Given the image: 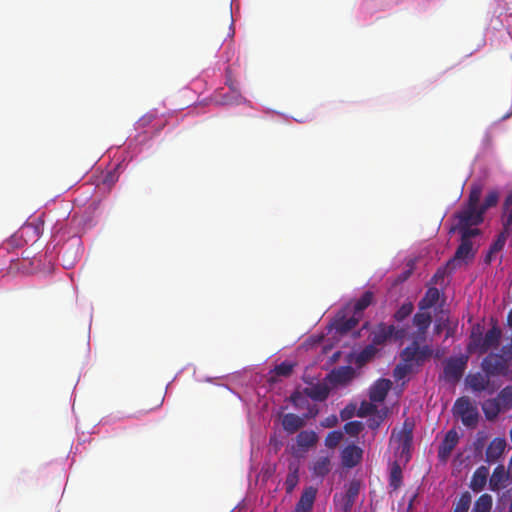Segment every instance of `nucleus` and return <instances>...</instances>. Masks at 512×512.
<instances>
[{"label": "nucleus", "instance_id": "nucleus-36", "mask_svg": "<svg viewBox=\"0 0 512 512\" xmlns=\"http://www.w3.org/2000/svg\"><path fill=\"white\" fill-rule=\"evenodd\" d=\"M499 200V193L497 191H490L484 199L482 205H480L479 209L484 214L487 209L494 207L497 205Z\"/></svg>", "mask_w": 512, "mask_h": 512}, {"label": "nucleus", "instance_id": "nucleus-20", "mask_svg": "<svg viewBox=\"0 0 512 512\" xmlns=\"http://www.w3.org/2000/svg\"><path fill=\"white\" fill-rule=\"evenodd\" d=\"M300 463L298 460L290 461L288 464V474L284 486L287 494H291L299 483Z\"/></svg>", "mask_w": 512, "mask_h": 512}, {"label": "nucleus", "instance_id": "nucleus-27", "mask_svg": "<svg viewBox=\"0 0 512 512\" xmlns=\"http://www.w3.org/2000/svg\"><path fill=\"white\" fill-rule=\"evenodd\" d=\"M509 231L510 230H506V228H504V230L497 236V239L492 243V245L490 246V249L488 251V254L486 256V262L487 263L491 262L492 256L495 253H497V252H499V251H501L503 249Z\"/></svg>", "mask_w": 512, "mask_h": 512}, {"label": "nucleus", "instance_id": "nucleus-1", "mask_svg": "<svg viewBox=\"0 0 512 512\" xmlns=\"http://www.w3.org/2000/svg\"><path fill=\"white\" fill-rule=\"evenodd\" d=\"M502 336L501 329L494 325L483 336L480 327L473 328L468 349L470 352L485 354L492 348H497Z\"/></svg>", "mask_w": 512, "mask_h": 512}, {"label": "nucleus", "instance_id": "nucleus-37", "mask_svg": "<svg viewBox=\"0 0 512 512\" xmlns=\"http://www.w3.org/2000/svg\"><path fill=\"white\" fill-rule=\"evenodd\" d=\"M412 371H413V367L410 366V364H407V363L401 361L394 368L393 376L396 380H401V379L405 378L408 374H410Z\"/></svg>", "mask_w": 512, "mask_h": 512}, {"label": "nucleus", "instance_id": "nucleus-10", "mask_svg": "<svg viewBox=\"0 0 512 512\" xmlns=\"http://www.w3.org/2000/svg\"><path fill=\"white\" fill-rule=\"evenodd\" d=\"M362 457L363 450L355 444H350L341 452V463L345 468H353L361 462Z\"/></svg>", "mask_w": 512, "mask_h": 512}, {"label": "nucleus", "instance_id": "nucleus-51", "mask_svg": "<svg viewBox=\"0 0 512 512\" xmlns=\"http://www.w3.org/2000/svg\"><path fill=\"white\" fill-rule=\"evenodd\" d=\"M444 275H445V270L444 269H438L436 271V273L434 274L433 278H432V282L434 284H437L439 279H443L444 278Z\"/></svg>", "mask_w": 512, "mask_h": 512}, {"label": "nucleus", "instance_id": "nucleus-46", "mask_svg": "<svg viewBox=\"0 0 512 512\" xmlns=\"http://www.w3.org/2000/svg\"><path fill=\"white\" fill-rule=\"evenodd\" d=\"M154 119L155 116L153 114H146L138 120L137 125L139 128H145L150 125Z\"/></svg>", "mask_w": 512, "mask_h": 512}, {"label": "nucleus", "instance_id": "nucleus-22", "mask_svg": "<svg viewBox=\"0 0 512 512\" xmlns=\"http://www.w3.org/2000/svg\"><path fill=\"white\" fill-rule=\"evenodd\" d=\"M303 393L312 400L321 402L328 398L330 389L326 384L318 383L304 388Z\"/></svg>", "mask_w": 512, "mask_h": 512}, {"label": "nucleus", "instance_id": "nucleus-28", "mask_svg": "<svg viewBox=\"0 0 512 512\" xmlns=\"http://www.w3.org/2000/svg\"><path fill=\"white\" fill-rule=\"evenodd\" d=\"M495 399L503 411L510 410L512 408V385L503 388Z\"/></svg>", "mask_w": 512, "mask_h": 512}, {"label": "nucleus", "instance_id": "nucleus-43", "mask_svg": "<svg viewBox=\"0 0 512 512\" xmlns=\"http://www.w3.org/2000/svg\"><path fill=\"white\" fill-rule=\"evenodd\" d=\"M376 410V407L373 404L363 402L357 412L359 417H365L368 414L373 413Z\"/></svg>", "mask_w": 512, "mask_h": 512}, {"label": "nucleus", "instance_id": "nucleus-25", "mask_svg": "<svg viewBox=\"0 0 512 512\" xmlns=\"http://www.w3.org/2000/svg\"><path fill=\"white\" fill-rule=\"evenodd\" d=\"M296 441L299 447L309 449L317 443L318 436L312 430H304L297 435Z\"/></svg>", "mask_w": 512, "mask_h": 512}, {"label": "nucleus", "instance_id": "nucleus-17", "mask_svg": "<svg viewBox=\"0 0 512 512\" xmlns=\"http://www.w3.org/2000/svg\"><path fill=\"white\" fill-rule=\"evenodd\" d=\"M359 491H360V482L358 480H352L348 485L346 493L342 497V504H341L342 512H350L352 510V507L356 501Z\"/></svg>", "mask_w": 512, "mask_h": 512}, {"label": "nucleus", "instance_id": "nucleus-4", "mask_svg": "<svg viewBox=\"0 0 512 512\" xmlns=\"http://www.w3.org/2000/svg\"><path fill=\"white\" fill-rule=\"evenodd\" d=\"M453 413L461 419L466 427L474 428L478 423L479 413L477 407L466 396L460 397L455 401Z\"/></svg>", "mask_w": 512, "mask_h": 512}, {"label": "nucleus", "instance_id": "nucleus-9", "mask_svg": "<svg viewBox=\"0 0 512 512\" xmlns=\"http://www.w3.org/2000/svg\"><path fill=\"white\" fill-rule=\"evenodd\" d=\"M482 366L487 375H500L505 373L507 362L499 354L491 353L484 358Z\"/></svg>", "mask_w": 512, "mask_h": 512}, {"label": "nucleus", "instance_id": "nucleus-32", "mask_svg": "<svg viewBox=\"0 0 512 512\" xmlns=\"http://www.w3.org/2000/svg\"><path fill=\"white\" fill-rule=\"evenodd\" d=\"M413 310V303L410 301L405 302L396 310V312L393 315V318L397 322H402L412 314Z\"/></svg>", "mask_w": 512, "mask_h": 512}, {"label": "nucleus", "instance_id": "nucleus-13", "mask_svg": "<svg viewBox=\"0 0 512 512\" xmlns=\"http://www.w3.org/2000/svg\"><path fill=\"white\" fill-rule=\"evenodd\" d=\"M309 470L312 477L323 479L331 471V457L329 455L318 456L311 463Z\"/></svg>", "mask_w": 512, "mask_h": 512}, {"label": "nucleus", "instance_id": "nucleus-60", "mask_svg": "<svg viewBox=\"0 0 512 512\" xmlns=\"http://www.w3.org/2000/svg\"><path fill=\"white\" fill-rule=\"evenodd\" d=\"M448 322H449V319H446L444 323L447 325Z\"/></svg>", "mask_w": 512, "mask_h": 512}, {"label": "nucleus", "instance_id": "nucleus-45", "mask_svg": "<svg viewBox=\"0 0 512 512\" xmlns=\"http://www.w3.org/2000/svg\"><path fill=\"white\" fill-rule=\"evenodd\" d=\"M506 362L512 361V342L504 345L501 348V354H499Z\"/></svg>", "mask_w": 512, "mask_h": 512}, {"label": "nucleus", "instance_id": "nucleus-48", "mask_svg": "<svg viewBox=\"0 0 512 512\" xmlns=\"http://www.w3.org/2000/svg\"><path fill=\"white\" fill-rule=\"evenodd\" d=\"M407 335L406 328H397L394 326V332H392V338L394 340H402Z\"/></svg>", "mask_w": 512, "mask_h": 512}, {"label": "nucleus", "instance_id": "nucleus-42", "mask_svg": "<svg viewBox=\"0 0 512 512\" xmlns=\"http://www.w3.org/2000/svg\"><path fill=\"white\" fill-rule=\"evenodd\" d=\"M334 379L337 382L343 383L348 381L352 376V370L350 367L342 368L333 373Z\"/></svg>", "mask_w": 512, "mask_h": 512}, {"label": "nucleus", "instance_id": "nucleus-58", "mask_svg": "<svg viewBox=\"0 0 512 512\" xmlns=\"http://www.w3.org/2000/svg\"><path fill=\"white\" fill-rule=\"evenodd\" d=\"M510 438H511V441H512V427H511V430H510Z\"/></svg>", "mask_w": 512, "mask_h": 512}, {"label": "nucleus", "instance_id": "nucleus-41", "mask_svg": "<svg viewBox=\"0 0 512 512\" xmlns=\"http://www.w3.org/2000/svg\"><path fill=\"white\" fill-rule=\"evenodd\" d=\"M243 101H246L245 98L241 96L240 93H238L235 90H232V95H224L222 99V103L226 105H232V104H240Z\"/></svg>", "mask_w": 512, "mask_h": 512}, {"label": "nucleus", "instance_id": "nucleus-49", "mask_svg": "<svg viewBox=\"0 0 512 512\" xmlns=\"http://www.w3.org/2000/svg\"><path fill=\"white\" fill-rule=\"evenodd\" d=\"M485 440L486 436L483 435L482 433H479L477 439L474 442V448L476 451H481L483 449Z\"/></svg>", "mask_w": 512, "mask_h": 512}, {"label": "nucleus", "instance_id": "nucleus-57", "mask_svg": "<svg viewBox=\"0 0 512 512\" xmlns=\"http://www.w3.org/2000/svg\"><path fill=\"white\" fill-rule=\"evenodd\" d=\"M317 413H318V410H317V409H315V410L310 409L309 414H307V415H308V417H309V416L314 417Z\"/></svg>", "mask_w": 512, "mask_h": 512}, {"label": "nucleus", "instance_id": "nucleus-35", "mask_svg": "<svg viewBox=\"0 0 512 512\" xmlns=\"http://www.w3.org/2000/svg\"><path fill=\"white\" fill-rule=\"evenodd\" d=\"M377 353L376 345L371 344L367 345L357 356V363H366L370 361Z\"/></svg>", "mask_w": 512, "mask_h": 512}, {"label": "nucleus", "instance_id": "nucleus-24", "mask_svg": "<svg viewBox=\"0 0 512 512\" xmlns=\"http://www.w3.org/2000/svg\"><path fill=\"white\" fill-rule=\"evenodd\" d=\"M482 410L485 417L490 421L496 419L501 412H504L495 398L484 401L482 403Z\"/></svg>", "mask_w": 512, "mask_h": 512}, {"label": "nucleus", "instance_id": "nucleus-47", "mask_svg": "<svg viewBox=\"0 0 512 512\" xmlns=\"http://www.w3.org/2000/svg\"><path fill=\"white\" fill-rule=\"evenodd\" d=\"M355 405H348L346 406L341 412H340V416L342 418V420H348L350 419L353 415H354V412H355Z\"/></svg>", "mask_w": 512, "mask_h": 512}, {"label": "nucleus", "instance_id": "nucleus-2", "mask_svg": "<svg viewBox=\"0 0 512 512\" xmlns=\"http://www.w3.org/2000/svg\"><path fill=\"white\" fill-rule=\"evenodd\" d=\"M456 218L458 223L450 229V232L457 230L460 234L479 235L480 230L478 228H471V226H476L483 221V213L480 209L466 206L456 214Z\"/></svg>", "mask_w": 512, "mask_h": 512}, {"label": "nucleus", "instance_id": "nucleus-59", "mask_svg": "<svg viewBox=\"0 0 512 512\" xmlns=\"http://www.w3.org/2000/svg\"><path fill=\"white\" fill-rule=\"evenodd\" d=\"M448 322H449V319H446L444 323L447 325Z\"/></svg>", "mask_w": 512, "mask_h": 512}, {"label": "nucleus", "instance_id": "nucleus-31", "mask_svg": "<svg viewBox=\"0 0 512 512\" xmlns=\"http://www.w3.org/2000/svg\"><path fill=\"white\" fill-rule=\"evenodd\" d=\"M389 485L393 490H397L402 485V469L397 462L392 465Z\"/></svg>", "mask_w": 512, "mask_h": 512}, {"label": "nucleus", "instance_id": "nucleus-14", "mask_svg": "<svg viewBox=\"0 0 512 512\" xmlns=\"http://www.w3.org/2000/svg\"><path fill=\"white\" fill-rule=\"evenodd\" d=\"M506 448V440L504 438H494L486 449V462L495 463L503 455Z\"/></svg>", "mask_w": 512, "mask_h": 512}, {"label": "nucleus", "instance_id": "nucleus-6", "mask_svg": "<svg viewBox=\"0 0 512 512\" xmlns=\"http://www.w3.org/2000/svg\"><path fill=\"white\" fill-rule=\"evenodd\" d=\"M467 366V359L451 357L444 363L443 374L446 382L456 384L462 378Z\"/></svg>", "mask_w": 512, "mask_h": 512}, {"label": "nucleus", "instance_id": "nucleus-7", "mask_svg": "<svg viewBox=\"0 0 512 512\" xmlns=\"http://www.w3.org/2000/svg\"><path fill=\"white\" fill-rule=\"evenodd\" d=\"M412 323L416 327V331L411 335V338L425 342L428 329L432 323L431 313L426 310H419L414 314Z\"/></svg>", "mask_w": 512, "mask_h": 512}, {"label": "nucleus", "instance_id": "nucleus-38", "mask_svg": "<svg viewBox=\"0 0 512 512\" xmlns=\"http://www.w3.org/2000/svg\"><path fill=\"white\" fill-rule=\"evenodd\" d=\"M342 438L343 434L341 431H331L327 434L325 438V445L330 449L336 448L339 445Z\"/></svg>", "mask_w": 512, "mask_h": 512}, {"label": "nucleus", "instance_id": "nucleus-55", "mask_svg": "<svg viewBox=\"0 0 512 512\" xmlns=\"http://www.w3.org/2000/svg\"><path fill=\"white\" fill-rule=\"evenodd\" d=\"M507 324L510 328H512V309L509 311L507 315Z\"/></svg>", "mask_w": 512, "mask_h": 512}, {"label": "nucleus", "instance_id": "nucleus-26", "mask_svg": "<svg viewBox=\"0 0 512 512\" xmlns=\"http://www.w3.org/2000/svg\"><path fill=\"white\" fill-rule=\"evenodd\" d=\"M374 299V294L371 291H365L362 296L354 303L353 313L359 318L362 316V312L371 305Z\"/></svg>", "mask_w": 512, "mask_h": 512}, {"label": "nucleus", "instance_id": "nucleus-21", "mask_svg": "<svg viewBox=\"0 0 512 512\" xmlns=\"http://www.w3.org/2000/svg\"><path fill=\"white\" fill-rule=\"evenodd\" d=\"M508 479V474L503 465H498L489 478V489L494 492H498L505 486V482Z\"/></svg>", "mask_w": 512, "mask_h": 512}, {"label": "nucleus", "instance_id": "nucleus-39", "mask_svg": "<svg viewBox=\"0 0 512 512\" xmlns=\"http://www.w3.org/2000/svg\"><path fill=\"white\" fill-rule=\"evenodd\" d=\"M364 429V425L360 421H350L344 425L345 432L350 436H357Z\"/></svg>", "mask_w": 512, "mask_h": 512}, {"label": "nucleus", "instance_id": "nucleus-15", "mask_svg": "<svg viewBox=\"0 0 512 512\" xmlns=\"http://www.w3.org/2000/svg\"><path fill=\"white\" fill-rule=\"evenodd\" d=\"M391 381L389 379H379L370 388L369 398L372 402H383L391 388Z\"/></svg>", "mask_w": 512, "mask_h": 512}, {"label": "nucleus", "instance_id": "nucleus-5", "mask_svg": "<svg viewBox=\"0 0 512 512\" xmlns=\"http://www.w3.org/2000/svg\"><path fill=\"white\" fill-rule=\"evenodd\" d=\"M472 237H474V235H467L464 233L461 234L460 244L456 249L454 257L448 261L447 267L455 269L456 267L461 266L462 264L467 263V261L473 259L474 252L471 242Z\"/></svg>", "mask_w": 512, "mask_h": 512}, {"label": "nucleus", "instance_id": "nucleus-19", "mask_svg": "<svg viewBox=\"0 0 512 512\" xmlns=\"http://www.w3.org/2000/svg\"><path fill=\"white\" fill-rule=\"evenodd\" d=\"M307 418L308 415L301 417L294 413H287L282 417V427L288 434H294L305 426V419Z\"/></svg>", "mask_w": 512, "mask_h": 512}, {"label": "nucleus", "instance_id": "nucleus-33", "mask_svg": "<svg viewBox=\"0 0 512 512\" xmlns=\"http://www.w3.org/2000/svg\"><path fill=\"white\" fill-rule=\"evenodd\" d=\"M471 495L469 492H463L456 501L453 512H468L471 505Z\"/></svg>", "mask_w": 512, "mask_h": 512}, {"label": "nucleus", "instance_id": "nucleus-8", "mask_svg": "<svg viewBox=\"0 0 512 512\" xmlns=\"http://www.w3.org/2000/svg\"><path fill=\"white\" fill-rule=\"evenodd\" d=\"M359 320V316L354 313L348 316L345 311H341L336 315L331 326L337 334L344 335L354 329Z\"/></svg>", "mask_w": 512, "mask_h": 512}, {"label": "nucleus", "instance_id": "nucleus-23", "mask_svg": "<svg viewBox=\"0 0 512 512\" xmlns=\"http://www.w3.org/2000/svg\"><path fill=\"white\" fill-rule=\"evenodd\" d=\"M439 299L440 291L436 287H429L425 295L418 302V309L428 311L437 304Z\"/></svg>", "mask_w": 512, "mask_h": 512}, {"label": "nucleus", "instance_id": "nucleus-18", "mask_svg": "<svg viewBox=\"0 0 512 512\" xmlns=\"http://www.w3.org/2000/svg\"><path fill=\"white\" fill-rule=\"evenodd\" d=\"M459 441V435L455 429L449 430L441 445L439 446L438 455L442 459L449 457L453 449L456 447Z\"/></svg>", "mask_w": 512, "mask_h": 512}, {"label": "nucleus", "instance_id": "nucleus-54", "mask_svg": "<svg viewBox=\"0 0 512 512\" xmlns=\"http://www.w3.org/2000/svg\"><path fill=\"white\" fill-rule=\"evenodd\" d=\"M227 21H228L229 27H228V31L226 33V36L230 37L232 35L231 29H232V24H233V18H232L231 12H229V14L227 16Z\"/></svg>", "mask_w": 512, "mask_h": 512}, {"label": "nucleus", "instance_id": "nucleus-12", "mask_svg": "<svg viewBox=\"0 0 512 512\" xmlns=\"http://www.w3.org/2000/svg\"><path fill=\"white\" fill-rule=\"evenodd\" d=\"M392 332H394L393 324L388 325L381 322L371 332V342L376 346L384 345L388 340L392 339Z\"/></svg>", "mask_w": 512, "mask_h": 512}, {"label": "nucleus", "instance_id": "nucleus-30", "mask_svg": "<svg viewBox=\"0 0 512 512\" xmlns=\"http://www.w3.org/2000/svg\"><path fill=\"white\" fill-rule=\"evenodd\" d=\"M467 383L475 392L484 391L488 386V381L480 373L468 375Z\"/></svg>", "mask_w": 512, "mask_h": 512}, {"label": "nucleus", "instance_id": "nucleus-40", "mask_svg": "<svg viewBox=\"0 0 512 512\" xmlns=\"http://www.w3.org/2000/svg\"><path fill=\"white\" fill-rule=\"evenodd\" d=\"M294 368V364L288 361H284L279 365L275 366L274 372L277 376L288 377Z\"/></svg>", "mask_w": 512, "mask_h": 512}, {"label": "nucleus", "instance_id": "nucleus-34", "mask_svg": "<svg viewBox=\"0 0 512 512\" xmlns=\"http://www.w3.org/2000/svg\"><path fill=\"white\" fill-rule=\"evenodd\" d=\"M481 195H482V187L480 185H473L471 187L469 197H468V202H467L466 206L479 209V207H480L479 201H480Z\"/></svg>", "mask_w": 512, "mask_h": 512}, {"label": "nucleus", "instance_id": "nucleus-11", "mask_svg": "<svg viewBox=\"0 0 512 512\" xmlns=\"http://www.w3.org/2000/svg\"><path fill=\"white\" fill-rule=\"evenodd\" d=\"M317 492V488L313 486L305 487L293 512H312Z\"/></svg>", "mask_w": 512, "mask_h": 512}, {"label": "nucleus", "instance_id": "nucleus-3", "mask_svg": "<svg viewBox=\"0 0 512 512\" xmlns=\"http://www.w3.org/2000/svg\"><path fill=\"white\" fill-rule=\"evenodd\" d=\"M421 340L412 339V343L400 352L401 361L410 364L413 368L420 367L432 355L429 345L420 346Z\"/></svg>", "mask_w": 512, "mask_h": 512}, {"label": "nucleus", "instance_id": "nucleus-16", "mask_svg": "<svg viewBox=\"0 0 512 512\" xmlns=\"http://www.w3.org/2000/svg\"><path fill=\"white\" fill-rule=\"evenodd\" d=\"M488 476H489L488 467H486L484 465L479 466L474 471V473L471 477L470 484H469L470 489L475 493L481 492L487 485V482L489 483Z\"/></svg>", "mask_w": 512, "mask_h": 512}, {"label": "nucleus", "instance_id": "nucleus-53", "mask_svg": "<svg viewBox=\"0 0 512 512\" xmlns=\"http://www.w3.org/2000/svg\"><path fill=\"white\" fill-rule=\"evenodd\" d=\"M337 423L336 416H332L326 419V423H323V426L325 427H332Z\"/></svg>", "mask_w": 512, "mask_h": 512}, {"label": "nucleus", "instance_id": "nucleus-29", "mask_svg": "<svg viewBox=\"0 0 512 512\" xmlns=\"http://www.w3.org/2000/svg\"><path fill=\"white\" fill-rule=\"evenodd\" d=\"M493 506V498L490 494L484 493L480 495L474 502V512H491Z\"/></svg>", "mask_w": 512, "mask_h": 512}, {"label": "nucleus", "instance_id": "nucleus-50", "mask_svg": "<svg viewBox=\"0 0 512 512\" xmlns=\"http://www.w3.org/2000/svg\"><path fill=\"white\" fill-rule=\"evenodd\" d=\"M411 440H412L411 431L404 432L403 437H402L403 449H405L406 447H408L410 445Z\"/></svg>", "mask_w": 512, "mask_h": 512}, {"label": "nucleus", "instance_id": "nucleus-44", "mask_svg": "<svg viewBox=\"0 0 512 512\" xmlns=\"http://www.w3.org/2000/svg\"><path fill=\"white\" fill-rule=\"evenodd\" d=\"M304 396L305 395H304L303 391L302 392L295 391L292 393L290 400L294 406L300 407L303 404V402L305 401Z\"/></svg>", "mask_w": 512, "mask_h": 512}, {"label": "nucleus", "instance_id": "nucleus-52", "mask_svg": "<svg viewBox=\"0 0 512 512\" xmlns=\"http://www.w3.org/2000/svg\"><path fill=\"white\" fill-rule=\"evenodd\" d=\"M446 327L445 323L438 322L434 325V334L439 335L443 329Z\"/></svg>", "mask_w": 512, "mask_h": 512}, {"label": "nucleus", "instance_id": "nucleus-56", "mask_svg": "<svg viewBox=\"0 0 512 512\" xmlns=\"http://www.w3.org/2000/svg\"><path fill=\"white\" fill-rule=\"evenodd\" d=\"M274 469H267L265 472H264V477H270L271 474L273 473Z\"/></svg>", "mask_w": 512, "mask_h": 512}]
</instances>
